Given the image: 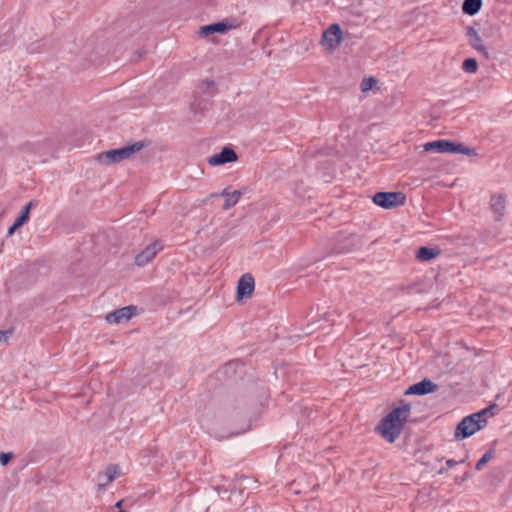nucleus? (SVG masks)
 Here are the masks:
<instances>
[{
	"instance_id": "obj_1",
	"label": "nucleus",
	"mask_w": 512,
	"mask_h": 512,
	"mask_svg": "<svg viewBox=\"0 0 512 512\" xmlns=\"http://www.w3.org/2000/svg\"><path fill=\"white\" fill-rule=\"evenodd\" d=\"M407 421V417L398 418V411L389 412L375 427V432L389 443H394L402 433Z\"/></svg>"
},
{
	"instance_id": "obj_2",
	"label": "nucleus",
	"mask_w": 512,
	"mask_h": 512,
	"mask_svg": "<svg viewBox=\"0 0 512 512\" xmlns=\"http://www.w3.org/2000/svg\"><path fill=\"white\" fill-rule=\"evenodd\" d=\"M148 144L145 141H137L118 149H111L97 155V160L104 165L120 163L130 159L133 154L141 151Z\"/></svg>"
},
{
	"instance_id": "obj_3",
	"label": "nucleus",
	"mask_w": 512,
	"mask_h": 512,
	"mask_svg": "<svg viewBox=\"0 0 512 512\" xmlns=\"http://www.w3.org/2000/svg\"><path fill=\"white\" fill-rule=\"evenodd\" d=\"M362 245L363 241L359 235L339 231L333 237L332 247L326 256L349 253L361 248Z\"/></svg>"
},
{
	"instance_id": "obj_4",
	"label": "nucleus",
	"mask_w": 512,
	"mask_h": 512,
	"mask_svg": "<svg viewBox=\"0 0 512 512\" xmlns=\"http://www.w3.org/2000/svg\"><path fill=\"white\" fill-rule=\"evenodd\" d=\"M424 150L435 153L455 154L461 153L468 156H476L477 152L473 148H469L462 143H457L448 139H439L424 144Z\"/></svg>"
},
{
	"instance_id": "obj_5",
	"label": "nucleus",
	"mask_w": 512,
	"mask_h": 512,
	"mask_svg": "<svg viewBox=\"0 0 512 512\" xmlns=\"http://www.w3.org/2000/svg\"><path fill=\"white\" fill-rule=\"evenodd\" d=\"M486 424L487 420H475L468 415L456 425L454 437L456 440H464L482 429Z\"/></svg>"
},
{
	"instance_id": "obj_6",
	"label": "nucleus",
	"mask_w": 512,
	"mask_h": 512,
	"mask_svg": "<svg viewBox=\"0 0 512 512\" xmlns=\"http://www.w3.org/2000/svg\"><path fill=\"white\" fill-rule=\"evenodd\" d=\"M406 195L403 192H377L373 196V202L384 208L392 209L400 205H404L406 202Z\"/></svg>"
},
{
	"instance_id": "obj_7",
	"label": "nucleus",
	"mask_w": 512,
	"mask_h": 512,
	"mask_svg": "<svg viewBox=\"0 0 512 512\" xmlns=\"http://www.w3.org/2000/svg\"><path fill=\"white\" fill-rule=\"evenodd\" d=\"M343 32L339 24L334 23L324 30L321 38V44L329 50H335L339 47Z\"/></svg>"
},
{
	"instance_id": "obj_8",
	"label": "nucleus",
	"mask_w": 512,
	"mask_h": 512,
	"mask_svg": "<svg viewBox=\"0 0 512 512\" xmlns=\"http://www.w3.org/2000/svg\"><path fill=\"white\" fill-rule=\"evenodd\" d=\"M235 27H236L235 20L224 19L222 21L211 23V24L204 25V26L200 27L199 35L202 37H207V36L215 34V33L225 34Z\"/></svg>"
},
{
	"instance_id": "obj_9",
	"label": "nucleus",
	"mask_w": 512,
	"mask_h": 512,
	"mask_svg": "<svg viewBox=\"0 0 512 512\" xmlns=\"http://www.w3.org/2000/svg\"><path fill=\"white\" fill-rule=\"evenodd\" d=\"M238 160V155L231 146H224L219 153L208 158L210 166H221Z\"/></svg>"
},
{
	"instance_id": "obj_10",
	"label": "nucleus",
	"mask_w": 512,
	"mask_h": 512,
	"mask_svg": "<svg viewBox=\"0 0 512 512\" xmlns=\"http://www.w3.org/2000/svg\"><path fill=\"white\" fill-rule=\"evenodd\" d=\"M255 288L254 278L250 273L243 274L237 284L236 299L242 301L251 297Z\"/></svg>"
},
{
	"instance_id": "obj_11",
	"label": "nucleus",
	"mask_w": 512,
	"mask_h": 512,
	"mask_svg": "<svg viewBox=\"0 0 512 512\" xmlns=\"http://www.w3.org/2000/svg\"><path fill=\"white\" fill-rule=\"evenodd\" d=\"M438 385L435 384L432 380L428 379V378H424L423 380L409 386L404 394L406 396H409V395H419V396H423V395H427V394H431V393H434L438 390Z\"/></svg>"
},
{
	"instance_id": "obj_12",
	"label": "nucleus",
	"mask_w": 512,
	"mask_h": 512,
	"mask_svg": "<svg viewBox=\"0 0 512 512\" xmlns=\"http://www.w3.org/2000/svg\"><path fill=\"white\" fill-rule=\"evenodd\" d=\"M136 306L129 305L108 313L106 321L109 324H120L129 321L136 314Z\"/></svg>"
},
{
	"instance_id": "obj_13",
	"label": "nucleus",
	"mask_w": 512,
	"mask_h": 512,
	"mask_svg": "<svg viewBox=\"0 0 512 512\" xmlns=\"http://www.w3.org/2000/svg\"><path fill=\"white\" fill-rule=\"evenodd\" d=\"M465 36L468 39L469 45L481 54L485 59L490 58V54L487 48L483 45L482 39L478 34V31L473 26L466 28Z\"/></svg>"
},
{
	"instance_id": "obj_14",
	"label": "nucleus",
	"mask_w": 512,
	"mask_h": 512,
	"mask_svg": "<svg viewBox=\"0 0 512 512\" xmlns=\"http://www.w3.org/2000/svg\"><path fill=\"white\" fill-rule=\"evenodd\" d=\"M162 249V246L159 241H155L148 245L144 250H142L135 257V264L137 266H145L149 263L158 253L159 250Z\"/></svg>"
},
{
	"instance_id": "obj_15",
	"label": "nucleus",
	"mask_w": 512,
	"mask_h": 512,
	"mask_svg": "<svg viewBox=\"0 0 512 512\" xmlns=\"http://www.w3.org/2000/svg\"><path fill=\"white\" fill-rule=\"evenodd\" d=\"M490 206L492 211L496 214L495 220H501L506 208L505 196L502 194L492 195L490 200Z\"/></svg>"
},
{
	"instance_id": "obj_16",
	"label": "nucleus",
	"mask_w": 512,
	"mask_h": 512,
	"mask_svg": "<svg viewBox=\"0 0 512 512\" xmlns=\"http://www.w3.org/2000/svg\"><path fill=\"white\" fill-rule=\"evenodd\" d=\"M242 192L240 190H235L232 193L228 192V189L225 188L222 190V192L219 194V196L225 197V202L223 205L224 210H228L235 206L237 202L239 201V198L241 197ZM212 196H218V194H212Z\"/></svg>"
},
{
	"instance_id": "obj_17",
	"label": "nucleus",
	"mask_w": 512,
	"mask_h": 512,
	"mask_svg": "<svg viewBox=\"0 0 512 512\" xmlns=\"http://www.w3.org/2000/svg\"><path fill=\"white\" fill-rule=\"evenodd\" d=\"M441 253L438 247L431 248L427 246H421L416 253V258L420 261H430L436 258Z\"/></svg>"
},
{
	"instance_id": "obj_18",
	"label": "nucleus",
	"mask_w": 512,
	"mask_h": 512,
	"mask_svg": "<svg viewBox=\"0 0 512 512\" xmlns=\"http://www.w3.org/2000/svg\"><path fill=\"white\" fill-rule=\"evenodd\" d=\"M120 473L119 466L117 464H110L105 470V481L98 484L99 490L103 489L106 485L114 481Z\"/></svg>"
},
{
	"instance_id": "obj_19",
	"label": "nucleus",
	"mask_w": 512,
	"mask_h": 512,
	"mask_svg": "<svg viewBox=\"0 0 512 512\" xmlns=\"http://www.w3.org/2000/svg\"><path fill=\"white\" fill-rule=\"evenodd\" d=\"M482 7V0H464L462 4V11L469 16L476 15Z\"/></svg>"
},
{
	"instance_id": "obj_20",
	"label": "nucleus",
	"mask_w": 512,
	"mask_h": 512,
	"mask_svg": "<svg viewBox=\"0 0 512 512\" xmlns=\"http://www.w3.org/2000/svg\"><path fill=\"white\" fill-rule=\"evenodd\" d=\"M37 205V201L31 200L29 201L20 211L19 215L15 220H17V223H20L22 225L26 224L29 221L30 218V211L33 207Z\"/></svg>"
},
{
	"instance_id": "obj_21",
	"label": "nucleus",
	"mask_w": 512,
	"mask_h": 512,
	"mask_svg": "<svg viewBox=\"0 0 512 512\" xmlns=\"http://www.w3.org/2000/svg\"><path fill=\"white\" fill-rule=\"evenodd\" d=\"M496 451L494 448H490L487 450L482 457L477 461L475 465L476 470H481L485 464H487L490 460L495 457Z\"/></svg>"
},
{
	"instance_id": "obj_22",
	"label": "nucleus",
	"mask_w": 512,
	"mask_h": 512,
	"mask_svg": "<svg viewBox=\"0 0 512 512\" xmlns=\"http://www.w3.org/2000/svg\"><path fill=\"white\" fill-rule=\"evenodd\" d=\"M411 404L406 402L405 400H400L399 406L393 408L390 412H397L398 411V418H404L407 417V413L411 411Z\"/></svg>"
},
{
	"instance_id": "obj_23",
	"label": "nucleus",
	"mask_w": 512,
	"mask_h": 512,
	"mask_svg": "<svg viewBox=\"0 0 512 512\" xmlns=\"http://www.w3.org/2000/svg\"><path fill=\"white\" fill-rule=\"evenodd\" d=\"M462 69L466 73H475L478 70V62L475 58H466L462 62Z\"/></svg>"
},
{
	"instance_id": "obj_24",
	"label": "nucleus",
	"mask_w": 512,
	"mask_h": 512,
	"mask_svg": "<svg viewBox=\"0 0 512 512\" xmlns=\"http://www.w3.org/2000/svg\"><path fill=\"white\" fill-rule=\"evenodd\" d=\"M238 366H242L239 361H230L222 367L221 372L229 377H232V374L235 373Z\"/></svg>"
},
{
	"instance_id": "obj_25",
	"label": "nucleus",
	"mask_w": 512,
	"mask_h": 512,
	"mask_svg": "<svg viewBox=\"0 0 512 512\" xmlns=\"http://www.w3.org/2000/svg\"><path fill=\"white\" fill-rule=\"evenodd\" d=\"M12 458H13V453H11V452H8V453L1 452L0 453V463H1V465H3V466L7 465L11 461Z\"/></svg>"
},
{
	"instance_id": "obj_26",
	"label": "nucleus",
	"mask_w": 512,
	"mask_h": 512,
	"mask_svg": "<svg viewBox=\"0 0 512 512\" xmlns=\"http://www.w3.org/2000/svg\"><path fill=\"white\" fill-rule=\"evenodd\" d=\"M13 330H0V344L7 342V340L12 336Z\"/></svg>"
},
{
	"instance_id": "obj_27",
	"label": "nucleus",
	"mask_w": 512,
	"mask_h": 512,
	"mask_svg": "<svg viewBox=\"0 0 512 512\" xmlns=\"http://www.w3.org/2000/svg\"><path fill=\"white\" fill-rule=\"evenodd\" d=\"M375 82L374 78H369L368 80H364L361 84L362 91H367L372 88V84Z\"/></svg>"
},
{
	"instance_id": "obj_28",
	"label": "nucleus",
	"mask_w": 512,
	"mask_h": 512,
	"mask_svg": "<svg viewBox=\"0 0 512 512\" xmlns=\"http://www.w3.org/2000/svg\"><path fill=\"white\" fill-rule=\"evenodd\" d=\"M469 416H472L475 420H487V414H485V411L483 409L479 412L470 414Z\"/></svg>"
},
{
	"instance_id": "obj_29",
	"label": "nucleus",
	"mask_w": 512,
	"mask_h": 512,
	"mask_svg": "<svg viewBox=\"0 0 512 512\" xmlns=\"http://www.w3.org/2000/svg\"><path fill=\"white\" fill-rule=\"evenodd\" d=\"M22 226V224L17 223V220H15L14 223L8 229V235L11 236L17 229H19Z\"/></svg>"
},
{
	"instance_id": "obj_30",
	"label": "nucleus",
	"mask_w": 512,
	"mask_h": 512,
	"mask_svg": "<svg viewBox=\"0 0 512 512\" xmlns=\"http://www.w3.org/2000/svg\"><path fill=\"white\" fill-rule=\"evenodd\" d=\"M497 404H491L489 406H487L486 408L483 409V411H485V414L490 415V416H493L494 415V410L497 408Z\"/></svg>"
},
{
	"instance_id": "obj_31",
	"label": "nucleus",
	"mask_w": 512,
	"mask_h": 512,
	"mask_svg": "<svg viewBox=\"0 0 512 512\" xmlns=\"http://www.w3.org/2000/svg\"><path fill=\"white\" fill-rule=\"evenodd\" d=\"M125 502L124 499H121L119 500L116 504H115V507L119 509L118 512H127L126 510L122 509V505L123 503Z\"/></svg>"
},
{
	"instance_id": "obj_32",
	"label": "nucleus",
	"mask_w": 512,
	"mask_h": 512,
	"mask_svg": "<svg viewBox=\"0 0 512 512\" xmlns=\"http://www.w3.org/2000/svg\"><path fill=\"white\" fill-rule=\"evenodd\" d=\"M458 463H459L458 461H455V460H453V459H448V460L446 461V465H447V467H449V468H452V467L456 466Z\"/></svg>"
},
{
	"instance_id": "obj_33",
	"label": "nucleus",
	"mask_w": 512,
	"mask_h": 512,
	"mask_svg": "<svg viewBox=\"0 0 512 512\" xmlns=\"http://www.w3.org/2000/svg\"><path fill=\"white\" fill-rule=\"evenodd\" d=\"M206 85H207V87L213 86V85H214V82H213V81H207V82H206Z\"/></svg>"
}]
</instances>
